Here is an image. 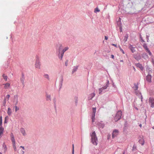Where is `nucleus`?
<instances>
[{
	"label": "nucleus",
	"instance_id": "obj_1",
	"mask_svg": "<svg viewBox=\"0 0 154 154\" xmlns=\"http://www.w3.org/2000/svg\"><path fill=\"white\" fill-rule=\"evenodd\" d=\"M90 136L91 137V141L92 143L95 146L97 145L98 139L95 132L94 131L92 132Z\"/></svg>",
	"mask_w": 154,
	"mask_h": 154
},
{
	"label": "nucleus",
	"instance_id": "obj_2",
	"mask_svg": "<svg viewBox=\"0 0 154 154\" xmlns=\"http://www.w3.org/2000/svg\"><path fill=\"white\" fill-rule=\"evenodd\" d=\"M121 116L122 112L121 111H118L114 117L115 121L117 122L121 118Z\"/></svg>",
	"mask_w": 154,
	"mask_h": 154
},
{
	"label": "nucleus",
	"instance_id": "obj_3",
	"mask_svg": "<svg viewBox=\"0 0 154 154\" xmlns=\"http://www.w3.org/2000/svg\"><path fill=\"white\" fill-rule=\"evenodd\" d=\"M11 141L12 143L13 147L15 150L16 151V146L15 141L14 137V135L13 133H11Z\"/></svg>",
	"mask_w": 154,
	"mask_h": 154
},
{
	"label": "nucleus",
	"instance_id": "obj_4",
	"mask_svg": "<svg viewBox=\"0 0 154 154\" xmlns=\"http://www.w3.org/2000/svg\"><path fill=\"white\" fill-rule=\"evenodd\" d=\"M93 113L92 114L91 119L92 122H94L95 117V113L96 112V108L93 107L92 108Z\"/></svg>",
	"mask_w": 154,
	"mask_h": 154
},
{
	"label": "nucleus",
	"instance_id": "obj_5",
	"mask_svg": "<svg viewBox=\"0 0 154 154\" xmlns=\"http://www.w3.org/2000/svg\"><path fill=\"white\" fill-rule=\"evenodd\" d=\"M149 102L151 107H154V98L152 97L149 98Z\"/></svg>",
	"mask_w": 154,
	"mask_h": 154
},
{
	"label": "nucleus",
	"instance_id": "obj_6",
	"mask_svg": "<svg viewBox=\"0 0 154 154\" xmlns=\"http://www.w3.org/2000/svg\"><path fill=\"white\" fill-rule=\"evenodd\" d=\"M41 64L39 61L36 60L35 64V66L36 68L40 69Z\"/></svg>",
	"mask_w": 154,
	"mask_h": 154
},
{
	"label": "nucleus",
	"instance_id": "obj_7",
	"mask_svg": "<svg viewBox=\"0 0 154 154\" xmlns=\"http://www.w3.org/2000/svg\"><path fill=\"white\" fill-rule=\"evenodd\" d=\"M119 131L117 130H115L113 131L112 134V137L113 138L117 135L119 134Z\"/></svg>",
	"mask_w": 154,
	"mask_h": 154
},
{
	"label": "nucleus",
	"instance_id": "obj_8",
	"mask_svg": "<svg viewBox=\"0 0 154 154\" xmlns=\"http://www.w3.org/2000/svg\"><path fill=\"white\" fill-rule=\"evenodd\" d=\"M129 48L131 50L132 53H134L136 51L135 49V48L133 47L132 45H129L128 46Z\"/></svg>",
	"mask_w": 154,
	"mask_h": 154
},
{
	"label": "nucleus",
	"instance_id": "obj_9",
	"mask_svg": "<svg viewBox=\"0 0 154 154\" xmlns=\"http://www.w3.org/2000/svg\"><path fill=\"white\" fill-rule=\"evenodd\" d=\"M143 46L144 48H145V49H146V51L148 53L149 55H151L152 54L150 51L149 50V49L147 48V47L146 45L145 44H144L143 45Z\"/></svg>",
	"mask_w": 154,
	"mask_h": 154
},
{
	"label": "nucleus",
	"instance_id": "obj_10",
	"mask_svg": "<svg viewBox=\"0 0 154 154\" xmlns=\"http://www.w3.org/2000/svg\"><path fill=\"white\" fill-rule=\"evenodd\" d=\"M152 76L151 75H148L146 76V79L147 81L149 82H151V81Z\"/></svg>",
	"mask_w": 154,
	"mask_h": 154
},
{
	"label": "nucleus",
	"instance_id": "obj_11",
	"mask_svg": "<svg viewBox=\"0 0 154 154\" xmlns=\"http://www.w3.org/2000/svg\"><path fill=\"white\" fill-rule=\"evenodd\" d=\"M107 86H105L103 87L102 88L100 89L99 90V94H100L101 92H102L103 90L106 89L107 88Z\"/></svg>",
	"mask_w": 154,
	"mask_h": 154
},
{
	"label": "nucleus",
	"instance_id": "obj_12",
	"mask_svg": "<svg viewBox=\"0 0 154 154\" xmlns=\"http://www.w3.org/2000/svg\"><path fill=\"white\" fill-rule=\"evenodd\" d=\"M20 131L23 135L25 136L26 135V132L24 128H21L20 129Z\"/></svg>",
	"mask_w": 154,
	"mask_h": 154
},
{
	"label": "nucleus",
	"instance_id": "obj_13",
	"mask_svg": "<svg viewBox=\"0 0 154 154\" xmlns=\"http://www.w3.org/2000/svg\"><path fill=\"white\" fill-rule=\"evenodd\" d=\"M3 85H4V88L5 89L8 88L10 85V84L9 83H7L5 84H4Z\"/></svg>",
	"mask_w": 154,
	"mask_h": 154
},
{
	"label": "nucleus",
	"instance_id": "obj_14",
	"mask_svg": "<svg viewBox=\"0 0 154 154\" xmlns=\"http://www.w3.org/2000/svg\"><path fill=\"white\" fill-rule=\"evenodd\" d=\"M133 88L134 90H137L138 88V86L137 85L136 83H134V86L133 87Z\"/></svg>",
	"mask_w": 154,
	"mask_h": 154
},
{
	"label": "nucleus",
	"instance_id": "obj_15",
	"mask_svg": "<svg viewBox=\"0 0 154 154\" xmlns=\"http://www.w3.org/2000/svg\"><path fill=\"white\" fill-rule=\"evenodd\" d=\"M137 66L139 67L141 70H143V67L141 64L139 63L137 64Z\"/></svg>",
	"mask_w": 154,
	"mask_h": 154
},
{
	"label": "nucleus",
	"instance_id": "obj_16",
	"mask_svg": "<svg viewBox=\"0 0 154 154\" xmlns=\"http://www.w3.org/2000/svg\"><path fill=\"white\" fill-rule=\"evenodd\" d=\"M98 125L100 128H103L104 127V124L100 123H98Z\"/></svg>",
	"mask_w": 154,
	"mask_h": 154
},
{
	"label": "nucleus",
	"instance_id": "obj_17",
	"mask_svg": "<svg viewBox=\"0 0 154 154\" xmlns=\"http://www.w3.org/2000/svg\"><path fill=\"white\" fill-rule=\"evenodd\" d=\"M4 129V128L2 127V126L0 127V136L3 134Z\"/></svg>",
	"mask_w": 154,
	"mask_h": 154
},
{
	"label": "nucleus",
	"instance_id": "obj_18",
	"mask_svg": "<svg viewBox=\"0 0 154 154\" xmlns=\"http://www.w3.org/2000/svg\"><path fill=\"white\" fill-rule=\"evenodd\" d=\"M142 57L145 59H148V56L146 54H143L142 55Z\"/></svg>",
	"mask_w": 154,
	"mask_h": 154
},
{
	"label": "nucleus",
	"instance_id": "obj_19",
	"mask_svg": "<svg viewBox=\"0 0 154 154\" xmlns=\"http://www.w3.org/2000/svg\"><path fill=\"white\" fill-rule=\"evenodd\" d=\"M8 114L9 115H10L11 114V109L10 108H8Z\"/></svg>",
	"mask_w": 154,
	"mask_h": 154
},
{
	"label": "nucleus",
	"instance_id": "obj_20",
	"mask_svg": "<svg viewBox=\"0 0 154 154\" xmlns=\"http://www.w3.org/2000/svg\"><path fill=\"white\" fill-rule=\"evenodd\" d=\"M95 96V94L94 93H92L90 95V97H88L89 99L91 100Z\"/></svg>",
	"mask_w": 154,
	"mask_h": 154
},
{
	"label": "nucleus",
	"instance_id": "obj_21",
	"mask_svg": "<svg viewBox=\"0 0 154 154\" xmlns=\"http://www.w3.org/2000/svg\"><path fill=\"white\" fill-rule=\"evenodd\" d=\"M78 68V66L75 67L73 69L72 72L73 73L75 72L76 71Z\"/></svg>",
	"mask_w": 154,
	"mask_h": 154
},
{
	"label": "nucleus",
	"instance_id": "obj_22",
	"mask_svg": "<svg viewBox=\"0 0 154 154\" xmlns=\"http://www.w3.org/2000/svg\"><path fill=\"white\" fill-rule=\"evenodd\" d=\"M46 100H51V97L50 95H46Z\"/></svg>",
	"mask_w": 154,
	"mask_h": 154
},
{
	"label": "nucleus",
	"instance_id": "obj_23",
	"mask_svg": "<svg viewBox=\"0 0 154 154\" xmlns=\"http://www.w3.org/2000/svg\"><path fill=\"white\" fill-rule=\"evenodd\" d=\"M69 49V48L68 47H66L64 48V49L63 50L62 52L64 53L66 51L68 50Z\"/></svg>",
	"mask_w": 154,
	"mask_h": 154
},
{
	"label": "nucleus",
	"instance_id": "obj_24",
	"mask_svg": "<svg viewBox=\"0 0 154 154\" xmlns=\"http://www.w3.org/2000/svg\"><path fill=\"white\" fill-rule=\"evenodd\" d=\"M2 76L6 81L7 80L8 77L7 76L5 75V74H3V75Z\"/></svg>",
	"mask_w": 154,
	"mask_h": 154
},
{
	"label": "nucleus",
	"instance_id": "obj_25",
	"mask_svg": "<svg viewBox=\"0 0 154 154\" xmlns=\"http://www.w3.org/2000/svg\"><path fill=\"white\" fill-rule=\"evenodd\" d=\"M2 117L1 116L0 117V127L2 126Z\"/></svg>",
	"mask_w": 154,
	"mask_h": 154
},
{
	"label": "nucleus",
	"instance_id": "obj_26",
	"mask_svg": "<svg viewBox=\"0 0 154 154\" xmlns=\"http://www.w3.org/2000/svg\"><path fill=\"white\" fill-rule=\"evenodd\" d=\"M100 10H99L98 8H95V9L94 11L95 13H96L97 12H100Z\"/></svg>",
	"mask_w": 154,
	"mask_h": 154
},
{
	"label": "nucleus",
	"instance_id": "obj_27",
	"mask_svg": "<svg viewBox=\"0 0 154 154\" xmlns=\"http://www.w3.org/2000/svg\"><path fill=\"white\" fill-rule=\"evenodd\" d=\"M10 97V95L9 94L7 95L5 97V99L4 101H5L6 100V99H7L8 100Z\"/></svg>",
	"mask_w": 154,
	"mask_h": 154
},
{
	"label": "nucleus",
	"instance_id": "obj_28",
	"mask_svg": "<svg viewBox=\"0 0 154 154\" xmlns=\"http://www.w3.org/2000/svg\"><path fill=\"white\" fill-rule=\"evenodd\" d=\"M44 77L48 79L49 80V75L48 74H45L44 75Z\"/></svg>",
	"mask_w": 154,
	"mask_h": 154
},
{
	"label": "nucleus",
	"instance_id": "obj_29",
	"mask_svg": "<svg viewBox=\"0 0 154 154\" xmlns=\"http://www.w3.org/2000/svg\"><path fill=\"white\" fill-rule=\"evenodd\" d=\"M72 154H74V144L72 145Z\"/></svg>",
	"mask_w": 154,
	"mask_h": 154
},
{
	"label": "nucleus",
	"instance_id": "obj_30",
	"mask_svg": "<svg viewBox=\"0 0 154 154\" xmlns=\"http://www.w3.org/2000/svg\"><path fill=\"white\" fill-rule=\"evenodd\" d=\"M15 110L16 112H17V110H18L19 109V108L17 107V106H15Z\"/></svg>",
	"mask_w": 154,
	"mask_h": 154
},
{
	"label": "nucleus",
	"instance_id": "obj_31",
	"mask_svg": "<svg viewBox=\"0 0 154 154\" xmlns=\"http://www.w3.org/2000/svg\"><path fill=\"white\" fill-rule=\"evenodd\" d=\"M64 54V53L62 52V53L61 54V59H62V58L63 56V55Z\"/></svg>",
	"mask_w": 154,
	"mask_h": 154
},
{
	"label": "nucleus",
	"instance_id": "obj_32",
	"mask_svg": "<svg viewBox=\"0 0 154 154\" xmlns=\"http://www.w3.org/2000/svg\"><path fill=\"white\" fill-rule=\"evenodd\" d=\"M21 82L23 83L24 82V80H23V78H22L21 79Z\"/></svg>",
	"mask_w": 154,
	"mask_h": 154
},
{
	"label": "nucleus",
	"instance_id": "obj_33",
	"mask_svg": "<svg viewBox=\"0 0 154 154\" xmlns=\"http://www.w3.org/2000/svg\"><path fill=\"white\" fill-rule=\"evenodd\" d=\"M146 38L147 40V41L148 42V40H149V36L147 35L146 36Z\"/></svg>",
	"mask_w": 154,
	"mask_h": 154
},
{
	"label": "nucleus",
	"instance_id": "obj_34",
	"mask_svg": "<svg viewBox=\"0 0 154 154\" xmlns=\"http://www.w3.org/2000/svg\"><path fill=\"white\" fill-rule=\"evenodd\" d=\"M105 40H107L108 39V38L106 36H105Z\"/></svg>",
	"mask_w": 154,
	"mask_h": 154
},
{
	"label": "nucleus",
	"instance_id": "obj_35",
	"mask_svg": "<svg viewBox=\"0 0 154 154\" xmlns=\"http://www.w3.org/2000/svg\"><path fill=\"white\" fill-rule=\"evenodd\" d=\"M20 148H22L23 150L25 149L24 147L22 146H20Z\"/></svg>",
	"mask_w": 154,
	"mask_h": 154
},
{
	"label": "nucleus",
	"instance_id": "obj_36",
	"mask_svg": "<svg viewBox=\"0 0 154 154\" xmlns=\"http://www.w3.org/2000/svg\"><path fill=\"white\" fill-rule=\"evenodd\" d=\"M112 45H113V46H115V47H117V45H115V44H112Z\"/></svg>",
	"mask_w": 154,
	"mask_h": 154
},
{
	"label": "nucleus",
	"instance_id": "obj_37",
	"mask_svg": "<svg viewBox=\"0 0 154 154\" xmlns=\"http://www.w3.org/2000/svg\"><path fill=\"white\" fill-rule=\"evenodd\" d=\"M111 57L112 58H113V59L114 58V56L113 55H111Z\"/></svg>",
	"mask_w": 154,
	"mask_h": 154
},
{
	"label": "nucleus",
	"instance_id": "obj_38",
	"mask_svg": "<svg viewBox=\"0 0 154 154\" xmlns=\"http://www.w3.org/2000/svg\"><path fill=\"white\" fill-rule=\"evenodd\" d=\"M125 38H126V39H125V41H126L127 40V38H128V36H125Z\"/></svg>",
	"mask_w": 154,
	"mask_h": 154
},
{
	"label": "nucleus",
	"instance_id": "obj_39",
	"mask_svg": "<svg viewBox=\"0 0 154 154\" xmlns=\"http://www.w3.org/2000/svg\"><path fill=\"white\" fill-rule=\"evenodd\" d=\"M140 141H141L140 140ZM140 142V143L142 145H143V144H144V142H143L141 143Z\"/></svg>",
	"mask_w": 154,
	"mask_h": 154
},
{
	"label": "nucleus",
	"instance_id": "obj_40",
	"mask_svg": "<svg viewBox=\"0 0 154 154\" xmlns=\"http://www.w3.org/2000/svg\"><path fill=\"white\" fill-rule=\"evenodd\" d=\"M141 42H144V40L143 39V38H142L141 39Z\"/></svg>",
	"mask_w": 154,
	"mask_h": 154
},
{
	"label": "nucleus",
	"instance_id": "obj_41",
	"mask_svg": "<svg viewBox=\"0 0 154 154\" xmlns=\"http://www.w3.org/2000/svg\"><path fill=\"white\" fill-rule=\"evenodd\" d=\"M140 39L143 38L142 37V36L140 35Z\"/></svg>",
	"mask_w": 154,
	"mask_h": 154
},
{
	"label": "nucleus",
	"instance_id": "obj_42",
	"mask_svg": "<svg viewBox=\"0 0 154 154\" xmlns=\"http://www.w3.org/2000/svg\"><path fill=\"white\" fill-rule=\"evenodd\" d=\"M121 50H122V53L123 54H125V53H124V51H123V50H122V49H121Z\"/></svg>",
	"mask_w": 154,
	"mask_h": 154
},
{
	"label": "nucleus",
	"instance_id": "obj_43",
	"mask_svg": "<svg viewBox=\"0 0 154 154\" xmlns=\"http://www.w3.org/2000/svg\"><path fill=\"white\" fill-rule=\"evenodd\" d=\"M120 32H121L122 31V29H121V27H120Z\"/></svg>",
	"mask_w": 154,
	"mask_h": 154
},
{
	"label": "nucleus",
	"instance_id": "obj_44",
	"mask_svg": "<svg viewBox=\"0 0 154 154\" xmlns=\"http://www.w3.org/2000/svg\"><path fill=\"white\" fill-rule=\"evenodd\" d=\"M22 152V154H23L24 153V151H23Z\"/></svg>",
	"mask_w": 154,
	"mask_h": 154
},
{
	"label": "nucleus",
	"instance_id": "obj_45",
	"mask_svg": "<svg viewBox=\"0 0 154 154\" xmlns=\"http://www.w3.org/2000/svg\"><path fill=\"white\" fill-rule=\"evenodd\" d=\"M134 147V146H133V150H134V147Z\"/></svg>",
	"mask_w": 154,
	"mask_h": 154
},
{
	"label": "nucleus",
	"instance_id": "obj_46",
	"mask_svg": "<svg viewBox=\"0 0 154 154\" xmlns=\"http://www.w3.org/2000/svg\"><path fill=\"white\" fill-rule=\"evenodd\" d=\"M139 126H140V127H141L142 126V125H141V124H140V125H139Z\"/></svg>",
	"mask_w": 154,
	"mask_h": 154
},
{
	"label": "nucleus",
	"instance_id": "obj_47",
	"mask_svg": "<svg viewBox=\"0 0 154 154\" xmlns=\"http://www.w3.org/2000/svg\"><path fill=\"white\" fill-rule=\"evenodd\" d=\"M120 62H123V60H120Z\"/></svg>",
	"mask_w": 154,
	"mask_h": 154
},
{
	"label": "nucleus",
	"instance_id": "obj_48",
	"mask_svg": "<svg viewBox=\"0 0 154 154\" xmlns=\"http://www.w3.org/2000/svg\"><path fill=\"white\" fill-rule=\"evenodd\" d=\"M152 128L153 129H154V126Z\"/></svg>",
	"mask_w": 154,
	"mask_h": 154
},
{
	"label": "nucleus",
	"instance_id": "obj_49",
	"mask_svg": "<svg viewBox=\"0 0 154 154\" xmlns=\"http://www.w3.org/2000/svg\"><path fill=\"white\" fill-rule=\"evenodd\" d=\"M0 154H2V153L0 152Z\"/></svg>",
	"mask_w": 154,
	"mask_h": 154
},
{
	"label": "nucleus",
	"instance_id": "obj_50",
	"mask_svg": "<svg viewBox=\"0 0 154 154\" xmlns=\"http://www.w3.org/2000/svg\"><path fill=\"white\" fill-rule=\"evenodd\" d=\"M135 148H136V147H135L134 148V149H135Z\"/></svg>",
	"mask_w": 154,
	"mask_h": 154
}]
</instances>
